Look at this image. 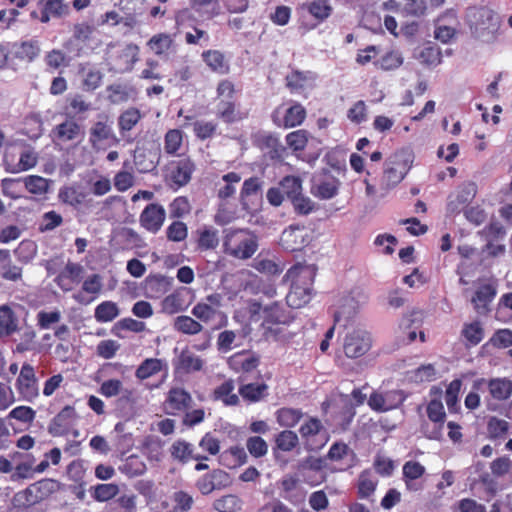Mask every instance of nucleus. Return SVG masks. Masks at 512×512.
Instances as JSON below:
<instances>
[{
    "label": "nucleus",
    "mask_w": 512,
    "mask_h": 512,
    "mask_svg": "<svg viewBox=\"0 0 512 512\" xmlns=\"http://www.w3.org/2000/svg\"><path fill=\"white\" fill-rule=\"evenodd\" d=\"M82 271L81 265L69 262L55 281L63 291H70L75 284L79 283Z\"/></svg>",
    "instance_id": "23"
},
{
    "label": "nucleus",
    "mask_w": 512,
    "mask_h": 512,
    "mask_svg": "<svg viewBox=\"0 0 512 512\" xmlns=\"http://www.w3.org/2000/svg\"><path fill=\"white\" fill-rule=\"evenodd\" d=\"M114 138L111 123L107 121H97L90 129L89 141L93 148L99 149L103 141Z\"/></svg>",
    "instance_id": "33"
},
{
    "label": "nucleus",
    "mask_w": 512,
    "mask_h": 512,
    "mask_svg": "<svg viewBox=\"0 0 512 512\" xmlns=\"http://www.w3.org/2000/svg\"><path fill=\"white\" fill-rule=\"evenodd\" d=\"M311 241L309 229L304 225L291 224L281 234V246L290 252L300 251Z\"/></svg>",
    "instance_id": "7"
},
{
    "label": "nucleus",
    "mask_w": 512,
    "mask_h": 512,
    "mask_svg": "<svg viewBox=\"0 0 512 512\" xmlns=\"http://www.w3.org/2000/svg\"><path fill=\"white\" fill-rule=\"evenodd\" d=\"M194 170L195 164L190 158H180L167 164L166 178L171 185L179 188L189 183Z\"/></svg>",
    "instance_id": "6"
},
{
    "label": "nucleus",
    "mask_w": 512,
    "mask_h": 512,
    "mask_svg": "<svg viewBox=\"0 0 512 512\" xmlns=\"http://www.w3.org/2000/svg\"><path fill=\"white\" fill-rule=\"evenodd\" d=\"M268 389L265 383H249L239 388V394L248 402H259L268 395Z\"/></svg>",
    "instance_id": "37"
},
{
    "label": "nucleus",
    "mask_w": 512,
    "mask_h": 512,
    "mask_svg": "<svg viewBox=\"0 0 512 512\" xmlns=\"http://www.w3.org/2000/svg\"><path fill=\"white\" fill-rule=\"evenodd\" d=\"M148 48L157 56H164L175 47L174 37L168 33L153 35L147 42Z\"/></svg>",
    "instance_id": "29"
},
{
    "label": "nucleus",
    "mask_w": 512,
    "mask_h": 512,
    "mask_svg": "<svg viewBox=\"0 0 512 512\" xmlns=\"http://www.w3.org/2000/svg\"><path fill=\"white\" fill-rule=\"evenodd\" d=\"M183 132L179 129H171L164 137V150L169 155H175L182 146Z\"/></svg>",
    "instance_id": "55"
},
{
    "label": "nucleus",
    "mask_w": 512,
    "mask_h": 512,
    "mask_svg": "<svg viewBox=\"0 0 512 512\" xmlns=\"http://www.w3.org/2000/svg\"><path fill=\"white\" fill-rule=\"evenodd\" d=\"M235 385L232 379L226 380L213 391V399L221 401L226 406H235L239 403V397L234 393Z\"/></svg>",
    "instance_id": "32"
},
{
    "label": "nucleus",
    "mask_w": 512,
    "mask_h": 512,
    "mask_svg": "<svg viewBox=\"0 0 512 512\" xmlns=\"http://www.w3.org/2000/svg\"><path fill=\"white\" fill-rule=\"evenodd\" d=\"M280 187L283 193L292 199L302 193V180L297 176H286L281 180Z\"/></svg>",
    "instance_id": "61"
},
{
    "label": "nucleus",
    "mask_w": 512,
    "mask_h": 512,
    "mask_svg": "<svg viewBox=\"0 0 512 512\" xmlns=\"http://www.w3.org/2000/svg\"><path fill=\"white\" fill-rule=\"evenodd\" d=\"M241 181V175L236 172H229L222 176L217 189V196L220 200L226 201L236 193V186Z\"/></svg>",
    "instance_id": "34"
},
{
    "label": "nucleus",
    "mask_w": 512,
    "mask_h": 512,
    "mask_svg": "<svg viewBox=\"0 0 512 512\" xmlns=\"http://www.w3.org/2000/svg\"><path fill=\"white\" fill-rule=\"evenodd\" d=\"M308 12L317 20L324 21L332 13L330 0H314L307 4Z\"/></svg>",
    "instance_id": "51"
},
{
    "label": "nucleus",
    "mask_w": 512,
    "mask_h": 512,
    "mask_svg": "<svg viewBox=\"0 0 512 512\" xmlns=\"http://www.w3.org/2000/svg\"><path fill=\"white\" fill-rule=\"evenodd\" d=\"M425 467L417 461H407L402 468L403 480L409 491H419L423 488L417 480L425 473Z\"/></svg>",
    "instance_id": "20"
},
{
    "label": "nucleus",
    "mask_w": 512,
    "mask_h": 512,
    "mask_svg": "<svg viewBox=\"0 0 512 512\" xmlns=\"http://www.w3.org/2000/svg\"><path fill=\"white\" fill-rule=\"evenodd\" d=\"M323 429L322 423L317 418H309L304 424L301 425L299 432L303 439L306 440V445L309 450L320 449L327 441L323 436L324 442L321 444L313 443V438L321 433Z\"/></svg>",
    "instance_id": "25"
},
{
    "label": "nucleus",
    "mask_w": 512,
    "mask_h": 512,
    "mask_svg": "<svg viewBox=\"0 0 512 512\" xmlns=\"http://www.w3.org/2000/svg\"><path fill=\"white\" fill-rule=\"evenodd\" d=\"M120 314L118 305L113 301H103L96 306L94 317L98 323L113 321Z\"/></svg>",
    "instance_id": "43"
},
{
    "label": "nucleus",
    "mask_w": 512,
    "mask_h": 512,
    "mask_svg": "<svg viewBox=\"0 0 512 512\" xmlns=\"http://www.w3.org/2000/svg\"><path fill=\"white\" fill-rule=\"evenodd\" d=\"M163 369L167 370V364L164 360L158 358H147L138 366L135 371V376L139 380H145L156 375Z\"/></svg>",
    "instance_id": "35"
},
{
    "label": "nucleus",
    "mask_w": 512,
    "mask_h": 512,
    "mask_svg": "<svg viewBox=\"0 0 512 512\" xmlns=\"http://www.w3.org/2000/svg\"><path fill=\"white\" fill-rule=\"evenodd\" d=\"M467 21L473 35L489 42L495 38L499 19L488 7H472L467 11Z\"/></svg>",
    "instance_id": "3"
},
{
    "label": "nucleus",
    "mask_w": 512,
    "mask_h": 512,
    "mask_svg": "<svg viewBox=\"0 0 512 512\" xmlns=\"http://www.w3.org/2000/svg\"><path fill=\"white\" fill-rule=\"evenodd\" d=\"M263 326L287 325L292 321V316L283 307L273 304L264 309Z\"/></svg>",
    "instance_id": "28"
},
{
    "label": "nucleus",
    "mask_w": 512,
    "mask_h": 512,
    "mask_svg": "<svg viewBox=\"0 0 512 512\" xmlns=\"http://www.w3.org/2000/svg\"><path fill=\"white\" fill-rule=\"evenodd\" d=\"M339 186L340 182L335 176L329 173H324L323 175L314 178L311 191L314 196L323 200H328L338 194Z\"/></svg>",
    "instance_id": "13"
},
{
    "label": "nucleus",
    "mask_w": 512,
    "mask_h": 512,
    "mask_svg": "<svg viewBox=\"0 0 512 512\" xmlns=\"http://www.w3.org/2000/svg\"><path fill=\"white\" fill-rule=\"evenodd\" d=\"M275 442L279 450L290 452L298 445L299 439L294 431L284 430L277 435Z\"/></svg>",
    "instance_id": "57"
},
{
    "label": "nucleus",
    "mask_w": 512,
    "mask_h": 512,
    "mask_svg": "<svg viewBox=\"0 0 512 512\" xmlns=\"http://www.w3.org/2000/svg\"><path fill=\"white\" fill-rule=\"evenodd\" d=\"M174 329L186 335H196L203 330V325L190 316L181 315L175 318Z\"/></svg>",
    "instance_id": "46"
},
{
    "label": "nucleus",
    "mask_w": 512,
    "mask_h": 512,
    "mask_svg": "<svg viewBox=\"0 0 512 512\" xmlns=\"http://www.w3.org/2000/svg\"><path fill=\"white\" fill-rule=\"evenodd\" d=\"M462 334L470 344L477 345L484 337V330L479 321H474L464 325Z\"/></svg>",
    "instance_id": "60"
},
{
    "label": "nucleus",
    "mask_w": 512,
    "mask_h": 512,
    "mask_svg": "<svg viewBox=\"0 0 512 512\" xmlns=\"http://www.w3.org/2000/svg\"><path fill=\"white\" fill-rule=\"evenodd\" d=\"M246 459V452L240 446H232L220 455V463L228 468H236L244 464Z\"/></svg>",
    "instance_id": "39"
},
{
    "label": "nucleus",
    "mask_w": 512,
    "mask_h": 512,
    "mask_svg": "<svg viewBox=\"0 0 512 512\" xmlns=\"http://www.w3.org/2000/svg\"><path fill=\"white\" fill-rule=\"evenodd\" d=\"M228 365L236 372H251L259 365V358L245 352L235 353L228 359Z\"/></svg>",
    "instance_id": "27"
},
{
    "label": "nucleus",
    "mask_w": 512,
    "mask_h": 512,
    "mask_svg": "<svg viewBox=\"0 0 512 512\" xmlns=\"http://www.w3.org/2000/svg\"><path fill=\"white\" fill-rule=\"evenodd\" d=\"M193 398L183 387H172L167 394L165 405L168 414L176 415L191 408Z\"/></svg>",
    "instance_id": "10"
},
{
    "label": "nucleus",
    "mask_w": 512,
    "mask_h": 512,
    "mask_svg": "<svg viewBox=\"0 0 512 512\" xmlns=\"http://www.w3.org/2000/svg\"><path fill=\"white\" fill-rule=\"evenodd\" d=\"M213 508L218 512H238L242 509V501L233 494H228L216 499Z\"/></svg>",
    "instance_id": "47"
},
{
    "label": "nucleus",
    "mask_w": 512,
    "mask_h": 512,
    "mask_svg": "<svg viewBox=\"0 0 512 512\" xmlns=\"http://www.w3.org/2000/svg\"><path fill=\"white\" fill-rule=\"evenodd\" d=\"M204 360L189 350H183L177 360L176 368L184 373H194L202 370Z\"/></svg>",
    "instance_id": "31"
},
{
    "label": "nucleus",
    "mask_w": 512,
    "mask_h": 512,
    "mask_svg": "<svg viewBox=\"0 0 512 512\" xmlns=\"http://www.w3.org/2000/svg\"><path fill=\"white\" fill-rule=\"evenodd\" d=\"M372 339L368 332L355 330L346 335L343 349L348 358H359L365 355L371 348Z\"/></svg>",
    "instance_id": "9"
},
{
    "label": "nucleus",
    "mask_w": 512,
    "mask_h": 512,
    "mask_svg": "<svg viewBox=\"0 0 512 512\" xmlns=\"http://www.w3.org/2000/svg\"><path fill=\"white\" fill-rule=\"evenodd\" d=\"M166 213L163 206L159 204H149L145 207L140 215V224L146 230L152 233L158 232L164 221H165Z\"/></svg>",
    "instance_id": "14"
},
{
    "label": "nucleus",
    "mask_w": 512,
    "mask_h": 512,
    "mask_svg": "<svg viewBox=\"0 0 512 512\" xmlns=\"http://www.w3.org/2000/svg\"><path fill=\"white\" fill-rule=\"evenodd\" d=\"M412 162L413 155L408 149L396 151L385 161L383 175L380 180V196H385L404 179L412 166Z\"/></svg>",
    "instance_id": "1"
},
{
    "label": "nucleus",
    "mask_w": 512,
    "mask_h": 512,
    "mask_svg": "<svg viewBox=\"0 0 512 512\" xmlns=\"http://www.w3.org/2000/svg\"><path fill=\"white\" fill-rule=\"evenodd\" d=\"M188 307V303L184 299L181 292H174L166 296L162 301V310L167 314H176L184 311Z\"/></svg>",
    "instance_id": "45"
},
{
    "label": "nucleus",
    "mask_w": 512,
    "mask_h": 512,
    "mask_svg": "<svg viewBox=\"0 0 512 512\" xmlns=\"http://www.w3.org/2000/svg\"><path fill=\"white\" fill-rule=\"evenodd\" d=\"M202 60L214 73L225 75L229 73L230 65L225 55L219 50H206L201 54Z\"/></svg>",
    "instance_id": "26"
},
{
    "label": "nucleus",
    "mask_w": 512,
    "mask_h": 512,
    "mask_svg": "<svg viewBox=\"0 0 512 512\" xmlns=\"http://www.w3.org/2000/svg\"><path fill=\"white\" fill-rule=\"evenodd\" d=\"M309 134L306 130L293 131L286 136L287 145L294 151H302L308 142Z\"/></svg>",
    "instance_id": "63"
},
{
    "label": "nucleus",
    "mask_w": 512,
    "mask_h": 512,
    "mask_svg": "<svg viewBox=\"0 0 512 512\" xmlns=\"http://www.w3.org/2000/svg\"><path fill=\"white\" fill-rule=\"evenodd\" d=\"M472 389L483 391L488 389L490 396L497 401H504L512 395V381L507 378H479L473 382Z\"/></svg>",
    "instance_id": "8"
},
{
    "label": "nucleus",
    "mask_w": 512,
    "mask_h": 512,
    "mask_svg": "<svg viewBox=\"0 0 512 512\" xmlns=\"http://www.w3.org/2000/svg\"><path fill=\"white\" fill-rule=\"evenodd\" d=\"M76 411L71 406H65L51 421L48 430L54 436L65 434L74 424Z\"/></svg>",
    "instance_id": "16"
},
{
    "label": "nucleus",
    "mask_w": 512,
    "mask_h": 512,
    "mask_svg": "<svg viewBox=\"0 0 512 512\" xmlns=\"http://www.w3.org/2000/svg\"><path fill=\"white\" fill-rule=\"evenodd\" d=\"M170 454L174 460L182 464H186L191 460L199 461L208 459L206 456L195 454L194 446L191 443L182 439H178L172 443L170 447Z\"/></svg>",
    "instance_id": "18"
},
{
    "label": "nucleus",
    "mask_w": 512,
    "mask_h": 512,
    "mask_svg": "<svg viewBox=\"0 0 512 512\" xmlns=\"http://www.w3.org/2000/svg\"><path fill=\"white\" fill-rule=\"evenodd\" d=\"M497 294V288L493 283H485L480 285L474 297L472 298V303L474 304V308L479 314L486 313L489 309V304L493 301Z\"/></svg>",
    "instance_id": "21"
},
{
    "label": "nucleus",
    "mask_w": 512,
    "mask_h": 512,
    "mask_svg": "<svg viewBox=\"0 0 512 512\" xmlns=\"http://www.w3.org/2000/svg\"><path fill=\"white\" fill-rule=\"evenodd\" d=\"M86 475V467L83 460H74L67 466V476L68 478L78 484L79 486H83L85 484L84 478Z\"/></svg>",
    "instance_id": "62"
},
{
    "label": "nucleus",
    "mask_w": 512,
    "mask_h": 512,
    "mask_svg": "<svg viewBox=\"0 0 512 512\" xmlns=\"http://www.w3.org/2000/svg\"><path fill=\"white\" fill-rule=\"evenodd\" d=\"M18 391L24 398L30 399L32 396V367L24 364L17 379Z\"/></svg>",
    "instance_id": "50"
},
{
    "label": "nucleus",
    "mask_w": 512,
    "mask_h": 512,
    "mask_svg": "<svg viewBox=\"0 0 512 512\" xmlns=\"http://www.w3.org/2000/svg\"><path fill=\"white\" fill-rule=\"evenodd\" d=\"M141 113L136 108H130L124 111L118 120L119 129L122 135L129 132L140 121Z\"/></svg>",
    "instance_id": "54"
},
{
    "label": "nucleus",
    "mask_w": 512,
    "mask_h": 512,
    "mask_svg": "<svg viewBox=\"0 0 512 512\" xmlns=\"http://www.w3.org/2000/svg\"><path fill=\"white\" fill-rule=\"evenodd\" d=\"M305 117L304 107L300 104H294L285 111L283 119H280L279 109H277L273 114V121L279 127L292 128L300 125Z\"/></svg>",
    "instance_id": "17"
},
{
    "label": "nucleus",
    "mask_w": 512,
    "mask_h": 512,
    "mask_svg": "<svg viewBox=\"0 0 512 512\" xmlns=\"http://www.w3.org/2000/svg\"><path fill=\"white\" fill-rule=\"evenodd\" d=\"M99 392L106 398H112L122 394L123 397L128 399L132 395L130 390L123 387V383L119 379H108L103 381Z\"/></svg>",
    "instance_id": "44"
},
{
    "label": "nucleus",
    "mask_w": 512,
    "mask_h": 512,
    "mask_svg": "<svg viewBox=\"0 0 512 512\" xmlns=\"http://www.w3.org/2000/svg\"><path fill=\"white\" fill-rule=\"evenodd\" d=\"M298 276L299 279L294 281L290 292L286 296L287 304L292 308H300L307 304L312 297V272L308 268H294L288 271L289 277Z\"/></svg>",
    "instance_id": "4"
},
{
    "label": "nucleus",
    "mask_w": 512,
    "mask_h": 512,
    "mask_svg": "<svg viewBox=\"0 0 512 512\" xmlns=\"http://www.w3.org/2000/svg\"><path fill=\"white\" fill-rule=\"evenodd\" d=\"M159 155L146 152L144 149H137L134 154V163L142 173L154 170L158 164Z\"/></svg>",
    "instance_id": "42"
},
{
    "label": "nucleus",
    "mask_w": 512,
    "mask_h": 512,
    "mask_svg": "<svg viewBox=\"0 0 512 512\" xmlns=\"http://www.w3.org/2000/svg\"><path fill=\"white\" fill-rule=\"evenodd\" d=\"M54 140L59 142H68L75 140L80 134V126L69 119L55 126L51 132Z\"/></svg>",
    "instance_id": "30"
},
{
    "label": "nucleus",
    "mask_w": 512,
    "mask_h": 512,
    "mask_svg": "<svg viewBox=\"0 0 512 512\" xmlns=\"http://www.w3.org/2000/svg\"><path fill=\"white\" fill-rule=\"evenodd\" d=\"M377 484L378 478L373 472L363 471L358 477V496L362 499L369 498L374 494Z\"/></svg>",
    "instance_id": "40"
},
{
    "label": "nucleus",
    "mask_w": 512,
    "mask_h": 512,
    "mask_svg": "<svg viewBox=\"0 0 512 512\" xmlns=\"http://www.w3.org/2000/svg\"><path fill=\"white\" fill-rule=\"evenodd\" d=\"M417 59L426 66H437L442 61L441 50L434 45L423 47L417 55Z\"/></svg>",
    "instance_id": "49"
},
{
    "label": "nucleus",
    "mask_w": 512,
    "mask_h": 512,
    "mask_svg": "<svg viewBox=\"0 0 512 512\" xmlns=\"http://www.w3.org/2000/svg\"><path fill=\"white\" fill-rule=\"evenodd\" d=\"M3 193L13 199L24 196L26 191L32 192V175L24 178H8L2 180Z\"/></svg>",
    "instance_id": "19"
},
{
    "label": "nucleus",
    "mask_w": 512,
    "mask_h": 512,
    "mask_svg": "<svg viewBox=\"0 0 512 512\" xmlns=\"http://www.w3.org/2000/svg\"><path fill=\"white\" fill-rule=\"evenodd\" d=\"M17 329V320L10 307H0V333L9 335Z\"/></svg>",
    "instance_id": "56"
},
{
    "label": "nucleus",
    "mask_w": 512,
    "mask_h": 512,
    "mask_svg": "<svg viewBox=\"0 0 512 512\" xmlns=\"http://www.w3.org/2000/svg\"><path fill=\"white\" fill-rule=\"evenodd\" d=\"M403 401L404 396L400 391L374 392L368 399V405L374 411L385 412L398 407Z\"/></svg>",
    "instance_id": "12"
},
{
    "label": "nucleus",
    "mask_w": 512,
    "mask_h": 512,
    "mask_svg": "<svg viewBox=\"0 0 512 512\" xmlns=\"http://www.w3.org/2000/svg\"><path fill=\"white\" fill-rule=\"evenodd\" d=\"M61 487L60 482L54 479H43L34 483L35 500H42L52 493L58 491Z\"/></svg>",
    "instance_id": "53"
},
{
    "label": "nucleus",
    "mask_w": 512,
    "mask_h": 512,
    "mask_svg": "<svg viewBox=\"0 0 512 512\" xmlns=\"http://www.w3.org/2000/svg\"><path fill=\"white\" fill-rule=\"evenodd\" d=\"M217 115L226 123L238 120L236 101H219L217 104Z\"/></svg>",
    "instance_id": "59"
},
{
    "label": "nucleus",
    "mask_w": 512,
    "mask_h": 512,
    "mask_svg": "<svg viewBox=\"0 0 512 512\" xmlns=\"http://www.w3.org/2000/svg\"><path fill=\"white\" fill-rule=\"evenodd\" d=\"M12 461L14 468L10 476L11 481L29 479L32 476V458L30 455L14 452L12 454Z\"/></svg>",
    "instance_id": "24"
},
{
    "label": "nucleus",
    "mask_w": 512,
    "mask_h": 512,
    "mask_svg": "<svg viewBox=\"0 0 512 512\" xmlns=\"http://www.w3.org/2000/svg\"><path fill=\"white\" fill-rule=\"evenodd\" d=\"M281 489L283 491V498L291 503H298L302 500L303 496L298 492L299 489V479L293 475H286L280 483Z\"/></svg>",
    "instance_id": "41"
},
{
    "label": "nucleus",
    "mask_w": 512,
    "mask_h": 512,
    "mask_svg": "<svg viewBox=\"0 0 512 512\" xmlns=\"http://www.w3.org/2000/svg\"><path fill=\"white\" fill-rule=\"evenodd\" d=\"M231 484V479L228 473L223 470L216 469L212 472L203 475L197 481V488L203 495H208L215 490H221Z\"/></svg>",
    "instance_id": "11"
},
{
    "label": "nucleus",
    "mask_w": 512,
    "mask_h": 512,
    "mask_svg": "<svg viewBox=\"0 0 512 512\" xmlns=\"http://www.w3.org/2000/svg\"><path fill=\"white\" fill-rule=\"evenodd\" d=\"M375 66L384 70L390 71L399 68L403 64V56L399 51H390L378 59Z\"/></svg>",
    "instance_id": "52"
},
{
    "label": "nucleus",
    "mask_w": 512,
    "mask_h": 512,
    "mask_svg": "<svg viewBox=\"0 0 512 512\" xmlns=\"http://www.w3.org/2000/svg\"><path fill=\"white\" fill-rule=\"evenodd\" d=\"M118 469L122 474L133 478L143 475L147 471V466L139 455L133 454L128 456Z\"/></svg>",
    "instance_id": "36"
},
{
    "label": "nucleus",
    "mask_w": 512,
    "mask_h": 512,
    "mask_svg": "<svg viewBox=\"0 0 512 512\" xmlns=\"http://www.w3.org/2000/svg\"><path fill=\"white\" fill-rule=\"evenodd\" d=\"M165 442L157 435H147L143 438L140 450L151 464H157L164 458Z\"/></svg>",
    "instance_id": "15"
},
{
    "label": "nucleus",
    "mask_w": 512,
    "mask_h": 512,
    "mask_svg": "<svg viewBox=\"0 0 512 512\" xmlns=\"http://www.w3.org/2000/svg\"><path fill=\"white\" fill-rule=\"evenodd\" d=\"M509 430V423L504 419L491 417L487 424L489 437L492 439L504 437Z\"/></svg>",
    "instance_id": "64"
},
{
    "label": "nucleus",
    "mask_w": 512,
    "mask_h": 512,
    "mask_svg": "<svg viewBox=\"0 0 512 512\" xmlns=\"http://www.w3.org/2000/svg\"><path fill=\"white\" fill-rule=\"evenodd\" d=\"M224 252L234 258H251L258 248L257 238L248 229L229 228L224 230Z\"/></svg>",
    "instance_id": "2"
},
{
    "label": "nucleus",
    "mask_w": 512,
    "mask_h": 512,
    "mask_svg": "<svg viewBox=\"0 0 512 512\" xmlns=\"http://www.w3.org/2000/svg\"><path fill=\"white\" fill-rule=\"evenodd\" d=\"M39 5L42 7L40 20L43 23L48 22L51 18L61 17L67 13V7L61 0H43Z\"/></svg>",
    "instance_id": "38"
},
{
    "label": "nucleus",
    "mask_w": 512,
    "mask_h": 512,
    "mask_svg": "<svg viewBox=\"0 0 512 512\" xmlns=\"http://www.w3.org/2000/svg\"><path fill=\"white\" fill-rule=\"evenodd\" d=\"M192 315L201 322L210 323L214 320L219 319L220 325L223 326L227 322L226 315L216 309V307L211 306L207 302H199L197 303L191 310Z\"/></svg>",
    "instance_id": "22"
},
{
    "label": "nucleus",
    "mask_w": 512,
    "mask_h": 512,
    "mask_svg": "<svg viewBox=\"0 0 512 512\" xmlns=\"http://www.w3.org/2000/svg\"><path fill=\"white\" fill-rule=\"evenodd\" d=\"M367 301V297L360 291H353L339 298L334 308V322L348 321L353 318L360 307Z\"/></svg>",
    "instance_id": "5"
},
{
    "label": "nucleus",
    "mask_w": 512,
    "mask_h": 512,
    "mask_svg": "<svg viewBox=\"0 0 512 512\" xmlns=\"http://www.w3.org/2000/svg\"><path fill=\"white\" fill-rule=\"evenodd\" d=\"M302 413L297 409L282 408L277 411V421L280 426L294 427L301 419Z\"/></svg>",
    "instance_id": "58"
},
{
    "label": "nucleus",
    "mask_w": 512,
    "mask_h": 512,
    "mask_svg": "<svg viewBox=\"0 0 512 512\" xmlns=\"http://www.w3.org/2000/svg\"><path fill=\"white\" fill-rule=\"evenodd\" d=\"M198 248L201 250H213L219 244L218 232L212 227H204L199 230Z\"/></svg>",
    "instance_id": "48"
}]
</instances>
